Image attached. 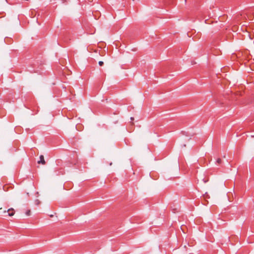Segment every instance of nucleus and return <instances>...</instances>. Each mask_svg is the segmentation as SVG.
<instances>
[{
    "instance_id": "2",
    "label": "nucleus",
    "mask_w": 254,
    "mask_h": 254,
    "mask_svg": "<svg viewBox=\"0 0 254 254\" xmlns=\"http://www.w3.org/2000/svg\"><path fill=\"white\" fill-rule=\"evenodd\" d=\"M38 164H42L43 165H45L46 164V162L44 159V157L43 155H41L40 156V160L38 161Z\"/></svg>"
},
{
    "instance_id": "7",
    "label": "nucleus",
    "mask_w": 254,
    "mask_h": 254,
    "mask_svg": "<svg viewBox=\"0 0 254 254\" xmlns=\"http://www.w3.org/2000/svg\"><path fill=\"white\" fill-rule=\"evenodd\" d=\"M36 201L37 202V204L40 203V201L38 200H37Z\"/></svg>"
},
{
    "instance_id": "3",
    "label": "nucleus",
    "mask_w": 254,
    "mask_h": 254,
    "mask_svg": "<svg viewBox=\"0 0 254 254\" xmlns=\"http://www.w3.org/2000/svg\"><path fill=\"white\" fill-rule=\"evenodd\" d=\"M3 190L5 191H7L8 190V187L7 185H4L3 186Z\"/></svg>"
},
{
    "instance_id": "1",
    "label": "nucleus",
    "mask_w": 254,
    "mask_h": 254,
    "mask_svg": "<svg viewBox=\"0 0 254 254\" xmlns=\"http://www.w3.org/2000/svg\"><path fill=\"white\" fill-rule=\"evenodd\" d=\"M6 212H8V215L10 216H13L15 213L14 209L12 208L8 209L7 211L4 210L3 211L4 213H6Z\"/></svg>"
},
{
    "instance_id": "4",
    "label": "nucleus",
    "mask_w": 254,
    "mask_h": 254,
    "mask_svg": "<svg viewBox=\"0 0 254 254\" xmlns=\"http://www.w3.org/2000/svg\"><path fill=\"white\" fill-rule=\"evenodd\" d=\"M26 215L28 216H30L31 215V211L30 210H28L26 211Z\"/></svg>"
},
{
    "instance_id": "10",
    "label": "nucleus",
    "mask_w": 254,
    "mask_h": 254,
    "mask_svg": "<svg viewBox=\"0 0 254 254\" xmlns=\"http://www.w3.org/2000/svg\"><path fill=\"white\" fill-rule=\"evenodd\" d=\"M112 163H110V166H112Z\"/></svg>"
},
{
    "instance_id": "6",
    "label": "nucleus",
    "mask_w": 254,
    "mask_h": 254,
    "mask_svg": "<svg viewBox=\"0 0 254 254\" xmlns=\"http://www.w3.org/2000/svg\"><path fill=\"white\" fill-rule=\"evenodd\" d=\"M103 64H104V63H103V62H102V61H100V62H99V64L100 66H102V65H103Z\"/></svg>"
},
{
    "instance_id": "8",
    "label": "nucleus",
    "mask_w": 254,
    "mask_h": 254,
    "mask_svg": "<svg viewBox=\"0 0 254 254\" xmlns=\"http://www.w3.org/2000/svg\"><path fill=\"white\" fill-rule=\"evenodd\" d=\"M50 216L51 217H53L54 216V215H53V214H51V215H50Z\"/></svg>"
},
{
    "instance_id": "5",
    "label": "nucleus",
    "mask_w": 254,
    "mask_h": 254,
    "mask_svg": "<svg viewBox=\"0 0 254 254\" xmlns=\"http://www.w3.org/2000/svg\"><path fill=\"white\" fill-rule=\"evenodd\" d=\"M217 162L218 164H220V163H221V162H222V160H221L220 158H218V159L217 160Z\"/></svg>"
},
{
    "instance_id": "9",
    "label": "nucleus",
    "mask_w": 254,
    "mask_h": 254,
    "mask_svg": "<svg viewBox=\"0 0 254 254\" xmlns=\"http://www.w3.org/2000/svg\"><path fill=\"white\" fill-rule=\"evenodd\" d=\"M130 120H134V119H133V118L131 117V118H130Z\"/></svg>"
}]
</instances>
